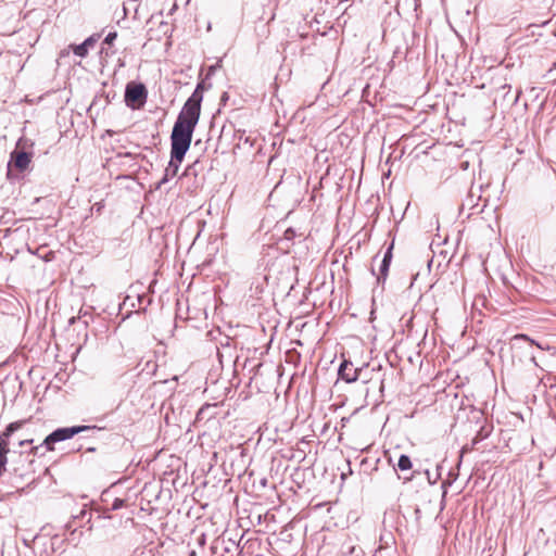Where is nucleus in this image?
I'll return each instance as SVG.
<instances>
[{
  "label": "nucleus",
  "instance_id": "1",
  "mask_svg": "<svg viewBox=\"0 0 556 556\" xmlns=\"http://www.w3.org/2000/svg\"><path fill=\"white\" fill-rule=\"evenodd\" d=\"M202 93L195 89L191 97L186 101L182 110L174 124L170 144L172 161L170 165L177 170V163H181L186 152L188 151L194 128L199 122L201 114Z\"/></svg>",
  "mask_w": 556,
  "mask_h": 556
},
{
  "label": "nucleus",
  "instance_id": "2",
  "mask_svg": "<svg viewBox=\"0 0 556 556\" xmlns=\"http://www.w3.org/2000/svg\"><path fill=\"white\" fill-rule=\"evenodd\" d=\"M148 99V90L142 83L130 81L126 85L124 100L128 108L140 110Z\"/></svg>",
  "mask_w": 556,
  "mask_h": 556
},
{
  "label": "nucleus",
  "instance_id": "3",
  "mask_svg": "<svg viewBox=\"0 0 556 556\" xmlns=\"http://www.w3.org/2000/svg\"><path fill=\"white\" fill-rule=\"evenodd\" d=\"M91 427L89 426H74V427H66V428H59L51 432L45 440L43 445L48 451H53V444L56 442L65 441L67 439L73 438L75 434H78L80 432L90 430Z\"/></svg>",
  "mask_w": 556,
  "mask_h": 556
},
{
  "label": "nucleus",
  "instance_id": "4",
  "mask_svg": "<svg viewBox=\"0 0 556 556\" xmlns=\"http://www.w3.org/2000/svg\"><path fill=\"white\" fill-rule=\"evenodd\" d=\"M475 179L478 185H481V191H483L484 194V202L496 200L503 193L505 185V179L503 178V176H496L494 190H490L491 176H478Z\"/></svg>",
  "mask_w": 556,
  "mask_h": 556
},
{
  "label": "nucleus",
  "instance_id": "5",
  "mask_svg": "<svg viewBox=\"0 0 556 556\" xmlns=\"http://www.w3.org/2000/svg\"><path fill=\"white\" fill-rule=\"evenodd\" d=\"M31 159L33 153L26 151L25 147L20 141L15 150L11 153L9 165L13 166L16 170L24 172L28 169Z\"/></svg>",
  "mask_w": 556,
  "mask_h": 556
},
{
  "label": "nucleus",
  "instance_id": "6",
  "mask_svg": "<svg viewBox=\"0 0 556 556\" xmlns=\"http://www.w3.org/2000/svg\"><path fill=\"white\" fill-rule=\"evenodd\" d=\"M339 377L345 382H354L358 377V369L353 367V364L344 361L338 370Z\"/></svg>",
  "mask_w": 556,
  "mask_h": 556
},
{
  "label": "nucleus",
  "instance_id": "7",
  "mask_svg": "<svg viewBox=\"0 0 556 556\" xmlns=\"http://www.w3.org/2000/svg\"><path fill=\"white\" fill-rule=\"evenodd\" d=\"M216 409H217V404L203 405L197 414V420L198 421L210 420L211 418H213L215 416Z\"/></svg>",
  "mask_w": 556,
  "mask_h": 556
},
{
  "label": "nucleus",
  "instance_id": "8",
  "mask_svg": "<svg viewBox=\"0 0 556 556\" xmlns=\"http://www.w3.org/2000/svg\"><path fill=\"white\" fill-rule=\"evenodd\" d=\"M94 43H96V40L92 37H89L83 43L72 45L71 48L76 55H78L80 58H85L88 53V49L93 47Z\"/></svg>",
  "mask_w": 556,
  "mask_h": 556
},
{
  "label": "nucleus",
  "instance_id": "9",
  "mask_svg": "<svg viewBox=\"0 0 556 556\" xmlns=\"http://www.w3.org/2000/svg\"><path fill=\"white\" fill-rule=\"evenodd\" d=\"M9 439L3 433L0 434V458L4 460H8V453L10 452Z\"/></svg>",
  "mask_w": 556,
  "mask_h": 556
},
{
  "label": "nucleus",
  "instance_id": "10",
  "mask_svg": "<svg viewBox=\"0 0 556 556\" xmlns=\"http://www.w3.org/2000/svg\"><path fill=\"white\" fill-rule=\"evenodd\" d=\"M469 195L470 198H477L478 200L484 201V194L483 191H481V185H478L475 178L469 189Z\"/></svg>",
  "mask_w": 556,
  "mask_h": 556
},
{
  "label": "nucleus",
  "instance_id": "11",
  "mask_svg": "<svg viewBox=\"0 0 556 556\" xmlns=\"http://www.w3.org/2000/svg\"><path fill=\"white\" fill-rule=\"evenodd\" d=\"M24 421H14V422H11L10 425H8V427L5 428V430L2 432L4 434V437H11L16 430H18L20 428H22Z\"/></svg>",
  "mask_w": 556,
  "mask_h": 556
},
{
  "label": "nucleus",
  "instance_id": "12",
  "mask_svg": "<svg viewBox=\"0 0 556 556\" xmlns=\"http://www.w3.org/2000/svg\"><path fill=\"white\" fill-rule=\"evenodd\" d=\"M397 467L400 470H408L412 468V460L407 455H401L397 462Z\"/></svg>",
  "mask_w": 556,
  "mask_h": 556
},
{
  "label": "nucleus",
  "instance_id": "13",
  "mask_svg": "<svg viewBox=\"0 0 556 556\" xmlns=\"http://www.w3.org/2000/svg\"><path fill=\"white\" fill-rule=\"evenodd\" d=\"M389 267H390V263H388L387 261L381 260L380 268H379L380 273H379V275H377L378 282H380L381 280H386Z\"/></svg>",
  "mask_w": 556,
  "mask_h": 556
},
{
  "label": "nucleus",
  "instance_id": "14",
  "mask_svg": "<svg viewBox=\"0 0 556 556\" xmlns=\"http://www.w3.org/2000/svg\"><path fill=\"white\" fill-rule=\"evenodd\" d=\"M513 341H515V342L526 341V342H529L531 345L535 344L538 348L542 349V346L539 343L534 342V340L530 339L527 334H523V333L514 336Z\"/></svg>",
  "mask_w": 556,
  "mask_h": 556
},
{
  "label": "nucleus",
  "instance_id": "15",
  "mask_svg": "<svg viewBox=\"0 0 556 556\" xmlns=\"http://www.w3.org/2000/svg\"><path fill=\"white\" fill-rule=\"evenodd\" d=\"M116 38H117V33L116 31L109 33L108 36L104 39V42L106 45H113V42L115 41Z\"/></svg>",
  "mask_w": 556,
  "mask_h": 556
},
{
  "label": "nucleus",
  "instance_id": "16",
  "mask_svg": "<svg viewBox=\"0 0 556 556\" xmlns=\"http://www.w3.org/2000/svg\"><path fill=\"white\" fill-rule=\"evenodd\" d=\"M392 249H393V243H391L390 247L384 252V255L382 257L383 261H387L388 263H391V260H392Z\"/></svg>",
  "mask_w": 556,
  "mask_h": 556
},
{
  "label": "nucleus",
  "instance_id": "17",
  "mask_svg": "<svg viewBox=\"0 0 556 556\" xmlns=\"http://www.w3.org/2000/svg\"><path fill=\"white\" fill-rule=\"evenodd\" d=\"M124 504H125L124 500L115 498L113 504H112V509L113 510L121 509L124 506Z\"/></svg>",
  "mask_w": 556,
  "mask_h": 556
},
{
  "label": "nucleus",
  "instance_id": "18",
  "mask_svg": "<svg viewBox=\"0 0 556 556\" xmlns=\"http://www.w3.org/2000/svg\"><path fill=\"white\" fill-rule=\"evenodd\" d=\"M168 181V176L167 175H164L163 178L156 182V189H160L162 187V185L166 184Z\"/></svg>",
  "mask_w": 556,
  "mask_h": 556
},
{
  "label": "nucleus",
  "instance_id": "19",
  "mask_svg": "<svg viewBox=\"0 0 556 556\" xmlns=\"http://www.w3.org/2000/svg\"><path fill=\"white\" fill-rule=\"evenodd\" d=\"M7 463H8V460H4V459H1V458H0V477H1V476H2V473L5 471Z\"/></svg>",
  "mask_w": 556,
  "mask_h": 556
},
{
  "label": "nucleus",
  "instance_id": "20",
  "mask_svg": "<svg viewBox=\"0 0 556 556\" xmlns=\"http://www.w3.org/2000/svg\"><path fill=\"white\" fill-rule=\"evenodd\" d=\"M495 182H496V176H491L490 190H494Z\"/></svg>",
  "mask_w": 556,
  "mask_h": 556
},
{
  "label": "nucleus",
  "instance_id": "21",
  "mask_svg": "<svg viewBox=\"0 0 556 556\" xmlns=\"http://www.w3.org/2000/svg\"><path fill=\"white\" fill-rule=\"evenodd\" d=\"M30 443H33V440H23V441L20 442V445L24 446V445L30 444Z\"/></svg>",
  "mask_w": 556,
  "mask_h": 556
},
{
  "label": "nucleus",
  "instance_id": "22",
  "mask_svg": "<svg viewBox=\"0 0 556 556\" xmlns=\"http://www.w3.org/2000/svg\"><path fill=\"white\" fill-rule=\"evenodd\" d=\"M15 475L20 476V477H23L24 476V472H20V469L18 468H14L13 469Z\"/></svg>",
  "mask_w": 556,
  "mask_h": 556
},
{
  "label": "nucleus",
  "instance_id": "23",
  "mask_svg": "<svg viewBox=\"0 0 556 556\" xmlns=\"http://www.w3.org/2000/svg\"><path fill=\"white\" fill-rule=\"evenodd\" d=\"M78 319H80V317H72L68 321L72 325V324H74Z\"/></svg>",
  "mask_w": 556,
  "mask_h": 556
},
{
  "label": "nucleus",
  "instance_id": "24",
  "mask_svg": "<svg viewBox=\"0 0 556 556\" xmlns=\"http://www.w3.org/2000/svg\"><path fill=\"white\" fill-rule=\"evenodd\" d=\"M38 448H39L38 446L33 447V448H31V453L36 454V453H37V451H38Z\"/></svg>",
  "mask_w": 556,
  "mask_h": 556
},
{
  "label": "nucleus",
  "instance_id": "25",
  "mask_svg": "<svg viewBox=\"0 0 556 556\" xmlns=\"http://www.w3.org/2000/svg\"><path fill=\"white\" fill-rule=\"evenodd\" d=\"M531 362H532L534 365H536L535 356H533V355L531 356Z\"/></svg>",
  "mask_w": 556,
  "mask_h": 556
},
{
  "label": "nucleus",
  "instance_id": "26",
  "mask_svg": "<svg viewBox=\"0 0 556 556\" xmlns=\"http://www.w3.org/2000/svg\"><path fill=\"white\" fill-rule=\"evenodd\" d=\"M315 178L318 179L319 178V181L323 180L324 176H318V175H315Z\"/></svg>",
  "mask_w": 556,
  "mask_h": 556
},
{
  "label": "nucleus",
  "instance_id": "27",
  "mask_svg": "<svg viewBox=\"0 0 556 556\" xmlns=\"http://www.w3.org/2000/svg\"><path fill=\"white\" fill-rule=\"evenodd\" d=\"M122 176L121 175H117V178H121Z\"/></svg>",
  "mask_w": 556,
  "mask_h": 556
}]
</instances>
